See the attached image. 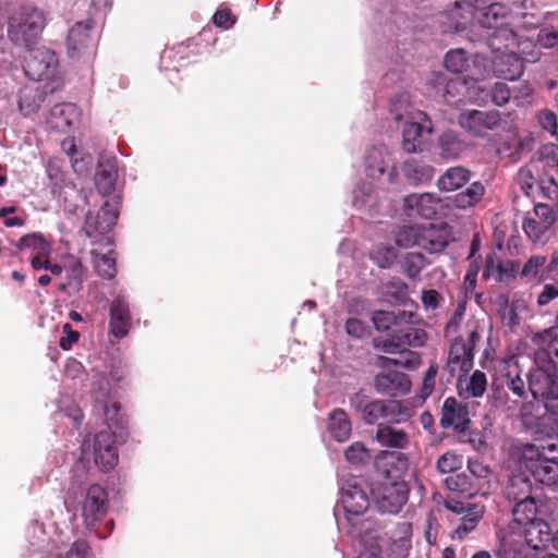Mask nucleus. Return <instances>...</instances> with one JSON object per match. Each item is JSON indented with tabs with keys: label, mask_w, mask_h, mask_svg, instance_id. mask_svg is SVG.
<instances>
[{
	"label": "nucleus",
	"mask_w": 558,
	"mask_h": 558,
	"mask_svg": "<svg viewBox=\"0 0 558 558\" xmlns=\"http://www.w3.org/2000/svg\"><path fill=\"white\" fill-rule=\"evenodd\" d=\"M556 298H558V287L555 284H545L543 291L537 298V304L539 306L547 305Z\"/></svg>",
	"instance_id": "obj_63"
},
{
	"label": "nucleus",
	"mask_w": 558,
	"mask_h": 558,
	"mask_svg": "<svg viewBox=\"0 0 558 558\" xmlns=\"http://www.w3.org/2000/svg\"><path fill=\"white\" fill-rule=\"evenodd\" d=\"M340 501L347 513V520L352 527V522L369 521L362 515L368 509L369 500L367 494L359 485L356 480L348 481L341 486Z\"/></svg>",
	"instance_id": "obj_11"
},
{
	"label": "nucleus",
	"mask_w": 558,
	"mask_h": 558,
	"mask_svg": "<svg viewBox=\"0 0 558 558\" xmlns=\"http://www.w3.org/2000/svg\"><path fill=\"white\" fill-rule=\"evenodd\" d=\"M537 350L535 352V362L544 363L545 357L558 359V329L549 332V339H544V344H534Z\"/></svg>",
	"instance_id": "obj_44"
},
{
	"label": "nucleus",
	"mask_w": 558,
	"mask_h": 558,
	"mask_svg": "<svg viewBox=\"0 0 558 558\" xmlns=\"http://www.w3.org/2000/svg\"><path fill=\"white\" fill-rule=\"evenodd\" d=\"M521 464L534 478L547 486L558 483V438L541 444H525L521 450Z\"/></svg>",
	"instance_id": "obj_3"
},
{
	"label": "nucleus",
	"mask_w": 558,
	"mask_h": 558,
	"mask_svg": "<svg viewBox=\"0 0 558 558\" xmlns=\"http://www.w3.org/2000/svg\"><path fill=\"white\" fill-rule=\"evenodd\" d=\"M64 270L66 282L62 284V289L66 290L68 288H71L78 291L82 287L85 275V267L81 260L76 257H70L64 264Z\"/></svg>",
	"instance_id": "obj_40"
},
{
	"label": "nucleus",
	"mask_w": 558,
	"mask_h": 558,
	"mask_svg": "<svg viewBox=\"0 0 558 558\" xmlns=\"http://www.w3.org/2000/svg\"><path fill=\"white\" fill-rule=\"evenodd\" d=\"M464 311H465V307L463 304H460L458 306V308L454 311L451 318L446 324V327H445L446 337H450L451 335L457 333L459 326L463 319Z\"/></svg>",
	"instance_id": "obj_56"
},
{
	"label": "nucleus",
	"mask_w": 558,
	"mask_h": 558,
	"mask_svg": "<svg viewBox=\"0 0 558 558\" xmlns=\"http://www.w3.org/2000/svg\"><path fill=\"white\" fill-rule=\"evenodd\" d=\"M539 189L543 195L554 202V208H558V180L553 177H544L541 180Z\"/></svg>",
	"instance_id": "obj_53"
},
{
	"label": "nucleus",
	"mask_w": 558,
	"mask_h": 558,
	"mask_svg": "<svg viewBox=\"0 0 558 558\" xmlns=\"http://www.w3.org/2000/svg\"><path fill=\"white\" fill-rule=\"evenodd\" d=\"M558 220V208L538 203L534 206L533 216L523 220V230L534 243L546 244L554 234L553 227Z\"/></svg>",
	"instance_id": "obj_8"
},
{
	"label": "nucleus",
	"mask_w": 558,
	"mask_h": 558,
	"mask_svg": "<svg viewBox=\"0 0 558 558\" xmlns=\"http://www.w3.org/2000/svg\"><path fill=\"white\" fill-rule=\"evenodd\" d=\"M348 533L359 539L364 549L363 555H368V558H379L383 547L387 544L385 535L371 520L352 522Z\"/></svg>",
	"instance_id": "obj_13"
},
{
	"label": "nucleus",
	"mask_w": 558,
	"mask_h": 558,
	"mask_svg": "<svg viewBox=\"0 0 558 558\" xmlns=\"http://www.w3.org/2000/svg\"><path fill=\"white\" fill-rule=\"evenodd\" d=\"M472 365V347L466 344L462 337H456L450 345L445 371H447L450 376H454L457 372L466 374Z\"/></svg>",
	"instance_id": "obj_19"
},
{
	"label": "nucleus",
	"mask_w": 558,
	"mask_h": 558,
	"mask_svg": "<svg viewBox=\"0 0 558 558\" xmlns=\"http://www.w3.org/2000/svg\"><path fill=\"white\" fill-rule=\"evenodd\" d=\"M108 510V496L106 490L98 484L88 487L83 506V518L87 526H94L101 521Z\"/></svg>",
	"instance_id": "obj_16"
},
{
	"label": "nucleus",
	"mask_w": 558,
	"mask_h": 558,
	"mask_svg": "<svg viewBox=\"0 0 558 558\" xmlns=\"http://www.w3.org/2000/svg\"><path fill=\"white\" fill-rule=\"evenodd\" d=\"M437 372H438V366L436 364H432L428 367L427 372L425 373V377H424V381H423V388H422L423 395L429 396L433 392Z\"/></svg>",
	"instance_id": "obj_59"
},
{
	"label": "nucleus",
	"mask_w": 558,
	"mask_h": 558,
	"mask_svg": "<svg viewBox=\"0 0 558 558\" xmlns=\"http://www.w3.org/2000/svg\"><path fill=\"white\" fill-rule=\"evenodd\" d=\"M442 301V296L434 289L422 292V303L426 308H436Z\"/></svg>",
	"instance_id": "obj_60"
},
{
	"label": "nucleus",
	"mask_w": 558,
	"mask_h": 558,
	"mask_svg": "<svg viewBox=\"0 0 558 558\" xmlns=\"http://www.w3.org/2000/svg\"><path fill=\"white\" fill-rule=\"evenodd\" d=\"M441 158L451 160L462 156L469 148L466 142L454 131L444 132L437 142Z\"/></svg>",
	"instance_id": "obj_29"
},
{
	"label": "nucleus",
	"mask_w": 558,
	"mask_h": 558,
	"mask_svg": "<svg viewBox=\"0 0 558 558\" xmlns=\"http://www.w3.org/2000/svg\"><path fill=\"white\" fill-rule=\"evenodd\" d=\"M93 264L98 272L105 279H112L116 275V262L107 254H98L95 250L92 252Z\"/></svg>",
	"instance_id": "obj_47"
},
{
	"label": "nucleus",
	"mask_w": 558,
	"mask_h": 558,
	"mask_svg": "<svg viewBox=\"0 0 558 558\" xmlns=\"http://www.w3.org/2000/svg\"><path fill=\"white\" fill-rule=\"evenodd\" d=\"M387 478L398 481L409 469L408 457L399 451H384L376 462Z\"/></svg>",
	"instance_id": "obj_26"
},
{
	"label": "nucleus",
	"mask_w": 558,
	"mask_h": 558,
	"mask_svg": "<svg viewBox=\"0 0 558 558\" xmlns=\"http://www.w3.org/2000/svg\"><path fill=\"white\" fill-rule=\"evenodd\" d=\"M537 364L539 369L530 377L529 388L531 393L537 400H558V376L544 371V364Z\"/></svg>",
	"instance_id": "obj_18"
},
{
	"label": "nucleus",
	"mask_w": 558,
	"mask_h": 558,
	"mask_svg": "<svg viewBox=\"0 0 558 558\" xmlns=\"http://www.w3.org/2000/svg\"><path fill=\"white\" fill-rule=\"evenodd\" d=\"M46 26L45 13L36 7L23 5L9 17L8 37L19 47L35 45Z\"/></svg>",
	"instance_id": "obj_4"
},
{
	"label": "nucleus",
	"mask_w": 558,
	"mask_h": 558,
	"mask_svg": "<svg viewBox=\"0 0 558 558\" xmlns=\"http://www.w3.org/2000/svg\"><path fill=\"white\" fill-rule=\"evenodd\" d=\"M485 194V186L475 181L471 183L464 191L456 194L451 198V203L459 209H468L478 204Z\"/></svg>",
	"instance_id": "obj_38"
},
{
	"label": "nucleus",
	"mask_w": 558,
	"mask_h": 558,
	"mask_svg": "<svg viewBox=\"0 0 558 558\" xmlns=\"http://www.w3.org/2000/svg\"><path fill=\"white\" fill-rule=\"evenodd\" d=\"M435 169L416 161H409L404 165L405 175L415 183L428 182L434 177Z\"/></svg>",
	"instance_id": "obj_45"
},
{
	"label": "nucleus",
	"mask_w": 558,
	"mask_h": 558,
	"mask_svg": "<svg viewBox=\"0 0 558 558\" xmlns=\"http://www.w3.org/2000/svg\"><path fill=\"white\" fill-rule=\"evenodd\" d=\"M439 203V198L429 193L412 194L404 198V207L410 211V215H417L425 219L436 217Z\"/></svg>",
	"instance_id": "obj_25"
},
{
	"label": "nucleus",
	"mask_w": 558,
	"mask_h": 558,
	"mask_svg": "<svg viewBox=\"0 0 558 558\" xmlns=\"http://www.w3.org/2000/svg\"><path fill=\"white\" fill-rule=\"evenodd\" d=\"M44 100L43 92L35 85H25L19 92V107L24 116L35 113Z\"/></svg>",
	"instance_id": "obj_37"
},
{
	"label": "nucleus",
	"mask_w": 558,
	"mask_h": 558,
	"mask_svg": "<svg viewBox=\"0 0 558 558\" xmlns=\"http://www.w3.org/2000/svg\"><path fill=\"white\" fill-rule=\"evenodd\" d=\"M472 172L461 166L447 169L437 180V187L442 192H453L470 182Z\"/></svg>",
	"instance_id": "obj_32"
},
{
	"label": "nucleus",
	"mask_w": 558,
	"mask_h": 558,
	"mask_svg": "<svg viewBox=\"0 0 558 558\" xmlns=\"http://www.w3.org/2000/svg\"><path fill=\"white\" fill-rule=\"evenodd\" d=\"M372 322L377 331L388 332V337L374 339V348L387 354H398L396 359L380 356L381 367L389 365L414 369L420 366L421 354L410 348H421L427 341L425 330L417 328V315L412 311H375Z\"/></svg>",
	"instance_id": "obj_1"
},
{
	"label": "nucleus",
	"mask_w": 558,
	"mask_h": 558,
	"mask_svg": "<svg viewBox=\"0 0 558 558\" xmlns=\"http://www.w3.org/2000/svg\"><path fill=\"white\" fill-rule=\"evenodd\" d=\"M351 407L361 414L366 424L401 423L407 421L411 414L409 408L402 402L391 400L366 401L363 396L355 393L350 399Z\"/></svg>",
	"instance_id": "obj_6"
},
{
	"label": "nucleus",
	"mask_w": 558,
	"mask_h": 558,
	"mask_svg": "<svg viewBox=\"0 0 558 558\" xmlns=\"http://www.w3.org/2000/svg\"><path fill=\"white\" fill-rule=\"evenodd\" d=\"M389 153L383 145L371 147L365 155V170L373 179L380 178L388 166Z\"/></svg>",
	"instance_id": "obj_33"
},
{
	"label": "nucleus",
	"mask_w": 558,
	"mask_h": 558,
	"mask_svg": "<svg viewBox=\"0 0 558 558\" xmlns=\"http://www.w3.org/2000/svg\"><path fill=\"white\" fill-rule=\"evenodd\" d=\"M506 385L507 387L519 398L524 397L525 387L524 380L520 377L519 374L515 376H511L510 372L506 375Z\"/></svg>",
	"instance_id": "obj_58"
},
{
	"label": "nucleus",
	"mask_w": 558,
	"mask_h": 558,
	"mask_svg": "<svg viewBox=\"0 0 558 558\" xmlns=\"http://www.w3.org/2000/svg\"><path fill=\"white\" fill-rule=\"evenodd\" d=\"M352 426L348 414L342 409H335L328 418V432L331 437L343 442L349 439Z\"/></svg>",
	"instance_id": "obj_34"
},
{
	"label": "nucleus",
	"mask_w": 558,
	"mask_h": 558,
	"mask_svg": "<svg viewBox=\"0 0 558 558\" xmlns=\"http://www.w3.org/2000/svg\"><path fill=\"white\" fill-rule=\"evenodd\" d=\"M397 423H379L375 439L383 447L392 449H405L410 445V434L396 426Z\"/></svg>",
	"instance_id": "obj_24"
},
{
	"label": "nucleus",
	"mask_w": 558,
	"mask_h": 558,
	"mask_svg": "<svg viewBox=\"0 0 558 558\" xmlns=\"http://www.w3.org/2000/svg\"><path fill=\"white\" fill-rule=\"evenodd\" d=\"M374 386L380 395L399 397L410 391L411 380L404 373L390 371L379 373L374 379Z\"/></svg>",
	"instance_id": "obj_20"
},
{
	"label": "nucleus",
	"mask_w": 558,
	"mask_h": 558,
	"mask_svg": "<svg viewBox=\"0 0 558 558\" xmlns=\"http://www.w3.org/2000/svg\"><path fill=\"white\" fill-rule=\"evenodd\" d=\"M500 122V113L496 110H470L461 112L458 118V124L476 137H484L488 131L496 130Z\"/></svg>",
	"instance_id": "obj_14"
},
{
	"label": "nucleus",
	"mask_w": 558,
	"mask_h": 558,
	"mask_svg": "<svg viewBox=\"0 0 558 558\" xmlns=\"http://www.w3.org/2000/svg\"><path fill=\"white\" fill-rule=\"evenodd\" d=\"M63 332L66 333V336L61 337L59 343L63 350H69L71 349L72 344L78 340L80 333L73 330L70 324H65L63 326Z\"/></svg>",
	"instance_id": "obj_62"
},
{
	"label": "nucleus",
	"mask_w": 558,
	"mask_h": 558,
	"mask_svg": "<svg viewBox=\"0 0 558 558\" xmlns=\"http://www.w3.org/2000/svg\"><path fill=\"white\" fill-rule=\"evenodd\" d=\"M445 483L450 492L460 497L487 495L493 486V472L481 461L469 460L466 471L448 476Z\"/></svg>",
	"instance_id": "obj_5"
},
{
	"label": "nucleus",
	"mask_w": 558,
	"mask_h": 558,
	"mask_svg": "<svg viewBox=\"0 0 558 558\" xmlns=\"http://www.w3.org/2000/svg\"><path fill=\"white\" fill-rule=\"evenodd\" d=\"M383 299L390 304H403L409 299L408 284L393 278L381 286Z\"/></svg>",
	"instance_id": "obj_39"
},
{
	"label": "nucleus",
	"mask_w": 558,
	"mask_h": 558,
	"mask_svg": "<svg viewBox=\"0 0 558 558\" xmlns=\"http://www.w3.org/2000/svg\"><path fill=\"white\" fill-rule=\"evenodd\" d=\"M470 422L468 405L454 398L445 400L440 418L444 428L451 427L458 433H463L468 429Z\"/></svg>",
	"instance_id": "obj_21"
},
{
	"label": "nucleus",
	"mask_w": 558,
	"mask_h": 558,
	"mask_svg": "<svg viewBox=\"0 0 558 558\" xmlns=\"http://www.w3.org/2000/svg\"><path fill=\"white\" fill-rule=\"evenodd\" d=\"M475 8L468 1L456 2L448 16L454 32L464 31L474 20Z\"/></svg>",
	"instance_id": "obj_36"
},
{
	"label": "nucleus",
	"mask_w": 558,
	"mask_h": 558,
	"mask_svg": "<svg viewBox=\"0 0 558 558\" xmlns=\"http://www.w3.org/2000/svg\"><path fill=\"white\" fill-rule=\"evenodd\" d=\"M396 243L400 247L420 246L429 254H439L448 245V235L434 225L403 226L396 235Z\"/></svg>",
	"instance_id": "obj_7"
},
{
	"label": "nucleus",
	"mask_w": 558,
	"mask_h": 558,
	"mask_svg": "<svg viewBox=\"0 0 558 558\" xmlns=\"http://www.w3.org/2000/svg\"><path fill=\"white\" fill-rule=\"evenodd\" d=\"M429 262L425 258L422 253H408L402 259V270L410 277L415 278L420 272L428 265Z\"/></svg>",
	"instance_id": "obj_46"
},
{
	"label": "nucleus",
	"mask_w": 558,
	"mask_h": 558,
	"mask_svg": "<svg viewBox=\"0 0 558 558\" xmlns=\"http://www.w3.org/2000/svg\"><path fill=\"white\" fill-rule=\"evenodd\" d=\"M110 332L118 339L128 335L131 327V313L129 304L117 298L110 305Z\"/></svg>",
	"instance_id": "obj_27"
},
{
	"label": "nucleus",
	"mask_w": 558,
	"mask_h": 558,
	"mask_svg": "<svg viewBox=\"0 0 558 558\" xmlns=\"http://www.w3.org/2000/svg\"><path fill=\"white\" fill-rule=\"evenodd\" d=\"M425 130L432 132L430 126L423 124L418 121H411L404 124L402 131V147L404 151L412 154L416 153L421 148V137Z\"/></svg>",
	"instance_id": "obj_35"
},
{
	"label": "nucleus",
	"mask_w": 558,
	"mask_h": 558,
	"mask_svg": "<svg viewBox=\"0 0 558 558\" xmlns=\"http://www.w3.org/2000/svg\"><path fill=\"white\" fill-rule=\"evenodd\" d=\"M57 66V54L49 48L39 47L31 51L24 72L33 81L49 80L54 76Z\"/></svg>",
	"instance_id": "obj_15"
},
{
	"label": "nucleus",
	"mask_w": 558,
	"mask_h": 558,
	"mask_svg": "<svg viewBox=\"0 0 558 558\" xmlns=\"http://www.w3.org/2000/svg\"><path fill=\"white\" fill-rule=\"evenodd\" d=\"M119 435L116 430L102 429L98 432L92 444H83L84 451L92 447L94 463L104 472L112 470L118 463V449L114 437Z\"/></svg>",
	"instance_id": "obj_9"
},
{
	"label": "nucleus",
	"mask_w": 558,
	"mask_h": 558,
	"mask_svg": "<svg viewBox=\"0 0 558 558\" xmlns=\"http://www.w3.org/2000/svg\"><path fill=\"white\" fill-rule=\"evenodd\" d=\"M397 250L393 246L379 245L371 253V258L380 268H389L397 259Z\"/></svg>",
	"instance_id": "obj_50"
},
{
	"label": "nucleus",
	"mask_w": 558,
	"mask_h": 558,
	"mask_svg": "<svg viewBox=\"0 0 558 558\" xmlns=\"http://www.w3.org/2000/svg\"><path fill=\"white\" fill-rule=\"evenodd\" d=\"M538 488L532 486L530 477L523 473L513 474L505 488V496L511 504L527 499L536 494Z\"/></svg>",
	"instance_id": "obj_30"
},
{
	"label": "nucleus",
	"mask_w": 558,
	"mask_h": 558,
	"mask_svg": "<svg viewBox=\"0 0 558 558\" xmlns=\"http://www.w3.org/2000/svg\"><path fill=\"white\" fill-rule=\"evenodd\" d=\"M345 329L348 335L357 339L363 338L368 332L366 324L357 318H349L345 323Z\"/></svg>",
	"instance_id": "obj_55"
},
{
	"label": "nucleus",
	"mask_w": 558,
	"mask_h": 558,
	"mask_svg": "<svg viewBox=\"0 0 558 558\" xmlns=\"http://www.w3.org/2000/svg\"><path fill=\"white\" fill-rule=\"evenodd\" d=\"M541 125L550 133H556L558 128L557 116L549 110L543 111L539 116Z\"/></svg>",
	"instance_id": "obj_64"
},
{
	"label": "nucleus",
	"mask_w": 558,
	"mask_h": 558,
	"mask_svg": "<svg viewBox=\"0 0 558 558\" xmlns=\"http://www.w3.org/2000/svg\"><path fill=\"white\" fill-rule=\"evenodd\" d=\"M213 20L217 26L223 27V28L231 27L235 22L230 10H218L215 13Z\"/></svg>",
	"instance_id": "obj_61"
},
{
	"label": "nucleus",
	"mask_w": 558,
	"mask_h": 558,
	"mask_svg": "<svg viewBox=\"0 0 558 558\" xmlns=\"http://www.w3.org/2000/svg\"><path fill=\"white\" fill-rule=\"evenodd\" d=\"M76 107L73 104H59L52 107L47 123L58 132H68L76 118Z\"/></svg>",
	"instance_id": "obj_31"
},
{
	"label": "nucleus",
	"mask_w": 558,
	"mask_h": 558,
	"mask_svg": "<svg viewBox=\"0 0 558 558\" xmlns=\"http://www.w3.org/2000/svg\"><path fill=\"white\" fill-rule=\"evenodd\" d=\"M16 245L20 250H32L34 255H49L51 251V246L40 233L24 235L19 240Z\"/></svg>",
	"instance_id": "obj_43"
},
{
	"label": "nucleus",
	"mask_w": 558,
	"mask_h": 558,
	"mask_svg": "<svg viewBox=\"0 0 558 558\" xmlns=\"http://www.w3.org/2000/svg\"><path fill=\"white\" fill-rule=\"evenodd\" d=\"M487 388L486 375L481 371H475L471 377L465 381V387L459 384L460 396L465 398H480L484 395Z\"/></svg>",
	"instance_id": "obj_42"
},
{
	"label": "nucleus",
	"mask_w": 558,
	"mask_h": 558,
	"mask_svg": "<svg viewBox=\"0 0 558 558\" xmlns=\"http://www.w3.org/2000/svg\"><path fill=\"white\" fill-rule=\"evenodd\" d=\"M493 71L497 77L515 81L523 74L524 65L518 54L506 53L496 57L493 62Z\"/></svg>",
	"instance_id": "obj_28"
},
{
	"label": "nucleus",
	"mask_w": 558,
	"mask_h": 558,
	"mask_svg": "<svg viewBox=\"0 0 558 558\" xmlns=\"http://www.w3.org/2000/svg\"><path fill=\"white\" fill-rule=\"evenodd\" d=\"M92 28L90 22H76L69 29L65 45L70 58L83 56L93 46Z\"/></svg>",
	"instance_id": "obj_22"
},
{
	"label": "nucleus",
	"mask_w": 558,
	"mask_h": 558,
	"mask_svg": "<svg viewBox=\"0 0 558 558\" xmlns=\"http://www.w3.org/2000/svg\"><path fill=\"white\" fill-rule=\"evenodd\" d=\"M462 457L454 452H446L437 460V470L440 473H451L462 465Z\"/></svg>",
	"instance_id": "obj_51"
},
{
	"label": "nucleus",
	"mask_w": 558,
	"mask_h": 558,
	"mask_svg": "<svg viewBox=\"0 0 558 558\" xmlns=\"http://www.w3.org/2000/svg\"><path fill=\"white\" fill-rule=\"evenodd\" d=\"M373 494L379 512L396 514L405 505L409 489L404 482L393 481L380 484Z\"/></svg>",
	"instance_id": "obj_12"
},
{
	"label": "nucleus",
	"mask_w": 558,
	"mask_h": 558,
	"mask_svg": "<svg viewBox=\"0 0 558 558\" xmlns=\"http://www.w3.org/2000/svg\"><path fill=\"white\" fill-rule=\"evenodd\" d=\"M97 384L98 388L94 390V393L96 402L101 405L104 411L106 429L116 430L119 433V436H122L123 420L120 414V405L116 401L110 400L108 383L104 377H99Z\"/></svg>",
	"instance_id": "obj_17"
},
{
	"label": "nucleus",
	"mask_w": 558,
	"mask_h": 558,
	"mask_svg": "<svg viewBox=\"0 0 558 558\" xmlns=\"http://www.w3.org/2000/svg\"><path fill=\"white\" fill-rule=\"evenodd\" d=\"M512 515L514 522L524 525V532H512L500 537L497 556L510 558L521 556L531 558V551H538L549 542V526L537 519L538 508L536 494L524 500L513 502Z\"/></svg>",
	"instance_id": "obj_2"
},
{
	"label": "nucleus",
	"mask_w": 558,
	"mask_h": 558,
	"mask_svg": "<svg viewBox=\"0 0 558 558\" xmlns=\"http://www.w3.org/2000/svg\"><path fill=\"white\" fill-rule=\"evenodd\" d=\"M511 93L506 83H496L492 89V100L495 105L505 106L510 99Z\"/></svg>",
	"instance_id": "obj_54"
},
{
	"label": "nucleus",
	"mask_w": 558,
	"mask_h": 558,
	"mask_svg": "<svg viewBox=\"0 0 558 558\" xmlns=\"http://www.w3.org/2000/svg\"><path fill=\"white\" fill-rule=\"evenodd\" d=\"M445 66L452 73H462L469 66V58L463 49H456L447 52Z\"/></svg>",
	"instance_id": "obj_49"
},
{
	"label": "nucleus",
	"mask_w": 558,
	"mask_h": 558,
	"mask_svg": "<svg viewBox=\"0 0 558 558\" xmlns=\"http://www.w3.org/2000/svg\"><path fill=\"white\" fill-rule=\"evenodd\" d=\"M546 263L547 257L545 255H533L526 260L521 270H519L518 263L509 262V265L511 266V270L521 279L530 281L537 277L541 268H546Z\"/></svg>",
	"instance_id": "obj_41"
},
{
	"label": "nucleus",
	"mask_w": 558,
	"mask_h": 558,
	"mask_svg": "<svg viewBox=\"0 0 558 558\" xmlns=\"http://www.w3.org/2000/svg\"><path fill=\"white\" fill-rule=\"evenodd\" d=\"M118 178V161L114 156L101 155L98 160L95 183L97 190L104 194H110L116 186Z\"/></svg>",
	"instance_id": "obj_23"
},
{
	"label": "nucleus",
	"mask_w": 558,
	"mask_h": 558,
	"mask_svg": "<svg viewBox=\"0 0 558 558\" xmlns=\"http://www.w3.org/2000/svg\"><path fill=\"white\" fill-rule=\"evenodd\" d=\"M345 459L352 464H363L369 458V452L363 442H353L344 452Z\"/></svg>",
	"instance_id": "obj_52"
},
{
	"label": "nucleus",
	"mask_w": 558,
	"mask_h": 558,
	"mask_svg": "<svg viewBox=\"0 0 558 558\" xmlns=\"http://www.w3.org/2000/svg\"><path fill=\"white\" fill-rule=\"evenodd\" d=\"M482 509H477L475 507L474 510L469 511L465 515L460 519L457 527L454 529L453 536L458 538H463L468 533L472 532L480 519L482 518Z\"/></svg>",
	"instance_id": "obj_48"
},
{
	"label": "nucleus",
	"mask_w": 558,
	"mask_h": 558,
	"mask_svg": "<svg viewBox=\"0 0 558 558\" xmlns=\"http://www.w3.org/2000/svg\"><path fill=\"white\" fill-rule=\"evenodd\" d=\"M117 219V210L106 202L97 213H87L81 232L84 233L86 238L93 240V243L106 242V244L110 245V239L105 235L111 231Z\"/></svg>",
	"instance_id": "obj_10"
},
{
	"label": "nucleus",
	"mask_w": 558,
	"mask_h": 558,
	"mask_svg": "<svg viewBox=\"0 0 558 558\" xmlns=\"http://www.w3.org/2000/svg\"><path fill=\"white\" fill-rule=\"evenodd\" d=\"M94 555L89 544L85 539L75 541L66 554V558L86 557Z\"/></svg>",
	"instance_id": "obj_57"
}]
</instances>
